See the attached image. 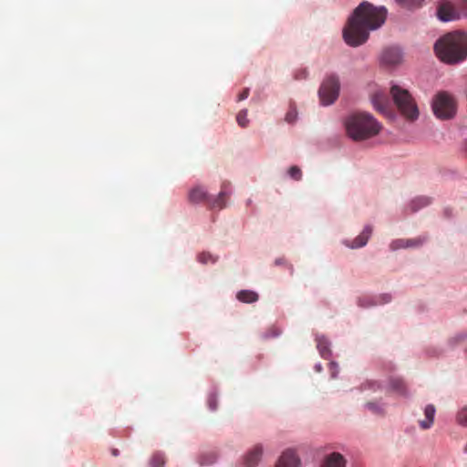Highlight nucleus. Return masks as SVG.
I'll return each mask as SVG.
<instances>
[{"mask_svg":"<svg viewBox=\"0 0 467 467\" xmlns=\"http://www.w3.org/2000/svg\"><path fill=\"white\" fill-rule=\"evenodd\" d=\"M403 52L399 47H390L383 50L381 62L388 66H396L401 63Z\"/></svg>","mask_w":467,"mask_h":467,"instance_id":"nucleus-8","label":"nucleus"},{"mask_svg":"<svg viewBox=\"0 0 467 467\" xmlns=\"http://www.w3.org/2000/svg\"><path fill=\"white\" fill-rule=\"evenodd\" d=\"M293 462H294V467H300V465H301L300 460L298 458H296L295 455H294Z\"/></svg>","mask_w":467,"mask_h":467,"instance_id":"nucleus-36","label":"nucleus"},{"mask_svg":"<svg viewBox=\"0 0 467 467\" xmlns=\"http://www.w3.org/2000/svg\"><path fill=\"white\" fill-rule=\"evenodd\" d=\"M249 96V88H244L238 96V100H244Z\"/></svg>","mask_w":467,"mask_h":467,"instance_id":"nucleus-31","label":"nucleus"},{"mask_svg":"<svg viewBox=\"0 0 467 467\" xmlns=\"http://www.w3.org/2000/svg\"><path fill=\"white\" fill-rule=\"evenodd\" d=\"M189 200L192 202H200L202 201L208 202V196L206 191L202 187L193 188L189 193Z\"/></svg>","mask_w":467,"mask_h":467,"instance_id":"nucleus-16","label":"nucleus"},{"mask_svg":"<svg viewBox=\"0 0 467 467\" xmlns=\"http://www.w3.org/2000/svg\"><path fill=\"white\" fill-rule=\"evenodd\" d=\"M226 200L227 194L225 191L222 190L216 198H208L207 202L212 209H223L226 205Z\"/></svg>","mask_w":467,"mask_h":467,"instance_id":"nucleus-15","label":"nucleus"},{"mask_svg":"<svg viewBox=\"0 0 467 467\" xmlns=\"http://www.w3.org/2000/svg\"><path fill=\"white\" fill-rule=\"evenodd\" d=\"M463 451L467 453V443L464 445Z\"/></svg>","mask_w":467,"mask_h":467,"instance_id":"nucleus-42","label":"nucleus"},{"mask_svg":"<svg viewBox=\"0 0 467 467\" xmlns=\"http://www.w3.org/2000/svg\"><path fill=\"white\" fill-rule=\"evenodd\" d=\"M348 136L356 141L374 137L382 129L380 123L369 113L358 112L349 115L345 120Z\"/></svg>","mask_w":467,"mask_h":467,"instance_id":"nucleus-3","label":"nucleus"},{"mask_svg":"<svg viewBox=\"0 0 467 467\" xmlns=\"http://www.w3.org/2000/svg\"><path fill=\"white\" fill-rule=\"evenodd\" d=\"M465 147H466V150H467V141H466V146Z\"/></svg>","mask_w":467,"mask_h":467,"instance_id":"nucleus-44","label":"nucleus"},{"mask_svg":"<svg viewBox=\"0 0 467 467\" xmlns=\"http://www.w3.org/2000/svg\"><path fill=\"white\" fill-rule=\"evenodd\" d=\"M436 409L433 405L429 404L424 409L425 420H420L419 425L423 430L430 429L434 422Z\"/></svg>","mask_w":467,"mask_h":467,"instance_id":"nucleus-14","label":"nucleus"},{"mask_svg":"<svg viewBox=\"0 0 467 467\" xmlns=\"http://www.w3.org/2000/svg\"><path fill=\"white\" fill-rule=\"evenodd\" d=\"M432 109L438 119H448L456 114V102L447 92H440L433 99Z\"/></svg>","mask_w":467,"mask_h":467,"instance_id":"nucleus-5","label":"nucleus"},{"mask_svg":"<svg viewBox=\"0 0 467 467\" xmlns=\"http://www.w3.org/2000/svg\"><path fill=\"white\" fill-rule=\"evenodd\" d=\"M340 84L335 75L327 76L318 90L320 102L323 106L333 104L338 97Z\"/></svg>","mask_w":467,"mask_h":467,"instance_id":"nucleus-6","label":"nucleus"},{"mask_svg":"<svg viewBox=\"0 0 467 467\" xmlns=\"http://www.w3.org/2000/svg\"><path fill=\"white\" fill-rule=\"evenodd\" d=\"M372 234V228L370 225H366L362 231V233L353 240L350 244H347L352 249L359 248L367 244L369 237Z\"/></svg>","mask_w":467,"mask_h":467,"instance_id":"nucleus-13","label":"nucleus"},{"mask_svg":"<svg viewBox=\"0 0 467 467\" xmlns=\"http://www.w3.org/2000/svg\"><path fill=\"white\" fill-rule=\"evenodd\" d=\"M236 297L243 303H254L259 298L257 293L251 290H241L237 293Z\"/></svg>","mask_w":467,"mask_h":467,"instance_id":"nucleus-17","label":"nucleus"},{"mask_svg":"<svg viewBox=\"0 0 467 467\" xmlns=\"http://www.w3.org/2000/svg\"><path fill=\"white\" fill-rule=\"evenodd\" d=\"M307 76V71L306 68H299L297 69L296 75L295 76L296 78L303 79L306 78Z\"/></svg>","mask_w":467,"mask_h":467,"instance_id":"nucleus-30","label":"nucleus"},{"mask_svg":"<svg viewBox=\"0 0 467 467\" xmlns=\"http://www.w3.org/2000/svg\"><path fill=\"white\" fill-rule=\"evenodd\" d=\"M387 14L384 6L362 2L354 9L343 29H379L385 23Z\"/></svg>","mask_w":467,"mask_h":467,"instance_id":"nucleus-2","label":"nucleus"},{"mask_svg":"<svg viewBox=\"0 0 467 467\" xmlns=\"http://www.w3.org/2000/svg\"><path fill=\"white\" fill-rule=\"evenodd\" d=\"M151 467H162L165 463L164 456L161 453H155L150 459Z\"/></svg>","mask_w":467,"mask_h":467,"instance_id":"nucleus-25","label":"nucleus"},{"mask_svg":"<svg viewBox=\"0 0 467 467\" xmlns=\"http://www.w3.org/2000/svg\"><path fill=\"white\" fill-rule=\"evenodd\" d=\"M456 422L463 427H467V406L460 409L456 414Z\"/></svg>","mask_w":467,"mask_h":467,"instance_id":"nucleus-23","label":"nucleus"},{"mask_svg":"<svg viewBox=\"0 0 467 467\" xmlns=\"http://www.w3.org/2000/svg\"><path fill=\"white\" fill-rule=\"evenodd\" d=\"M346 464L345 457L339 452L334 451L323 457L320 467H346Z\"/></svg>","mask_w":467,"mask_h":467,"instance_id":"nucleus-11","label":"nucleus"},{"mask_svg":"<svg viewBox=\"0 0 467 467\" xmlns=\"http://www.w3.org/2000/svg\"><path fill=\"white\" fill-rule=\"evenodd\" d=\"M198 260L200 263L202 264H208V263H214L216 261V258L213 257L211 254L209 253H202L199 254L198 256Z\"/></svg>","mask_w":467,"mask_h":467,"instance_id":"nucleus-27","label":"nucleus"},{"mask_svg":"<svg viewBox=\"0 0 467 467\" xmlns=\"http://www.w3.org/2000/svg\"><path fill=\"white\" fill-rule=\"evenodd\" d=\"M112 455L113 456H118L119 455V451L117 449H113L112 450Z\"/></svg>","mask_w":467,"mask_h":467,"instance_id":"nucleus-40","label":"nucleus"},{"mask_svg":"<svg viewBox=\"0 0 467 467\" xmlns=\"http://www.w3.org/2000/svg\"><path fill=\"white\" fill-rule=\"evenodd\" d=\"M439 59L446 64H457L467 57V32L450 31L434 45Z\"/></svg>","mask_w":467,"mask_h":467,"instance_id":"nucleus-1","label":"nucleus"},{"mask_svg":"<svg viewBox=\"0 0 467 467\" xmlns=\"http://www.w3.org/2000/svg\"><path fill=\"white\" fill-rule=\"evenodd\" d=\"M374 109L383 115L389 114V102L386 95L381 90L375 91L370 98Z\"/></svg>","mask_w":467,"mask_h":467,"instance_id":"nucleus-10","label":"nucleus"},{"mask_svg":"<svg viewBox=\"0 0 467 467\" xmlns=\"http://www.w3.org/2000/svg\"><path fill=\"white\" fill-rule=\"evenodd\" d=\"M287 173H288V174H290V175H292V167L288 168V170H287Z\"/></svg>","mask_w":467,"mask_h":467,"instance_id":"nucleus-41","label":"nucleus"},{"mask_svg":"<svg viewBox=\"0 0 467 467\" xmlns=\"http://www.w3.org/2000/svg\"><path fill=\"white\" fill-rule=\"evenodd\" d=\"M401 6L406 8H417L422 5L423 0H396Z\"/></svg>","mask_w":467,"mask_h":467,"instance_id":"nucleus-24","label":"nucleus"},{"mask_svg":"<svg viewBox=\"0 0 467 467\" xmlns=\"http://www.w3.org/2000/svg\"><path fill=\"white\" fill-rule=\"evenodd\" d=\"M369 31H343V39L350 47H358L365 43L369 36Z\"/></svg>","mask_w":467,"mask_h":467,"instance_id":"nucleus-9","label":"nucleus"},{"mask_svg":"<svg viewBox=\"0 0 467 467\" xmlns=\"http://www.w3.org/2000/svg\"><path fill=\"white\" fill-rule=\"evenodd\" d=\"M329 369H330L332 378H337L338 371H339L337 363L331 361L329 364Z\"/></svg>","mask_w":467,"mask_h":467,"instance_id":"nucleus-29","label":"nucleus"},{"mask_svg":"<svg viewBox=\"0 0 467 467\" xmlns=\"http://www.w3.org/2000/svg\"><path fill=\"white\" fill-rule=\"evenodd\" d=\"M200 462H201V464H206L207 463V462H205L203 461H201Z\"/></svg>","mask_w":467,"mask_h":467,"instance_id":"nucleus-43","label":"nucleus"},{"mask_svg":"<svg viewBox=\"0 0 467 467\" xmlns=\"http://www.w3.org/2000/svg\"><path fill=\"white\" fill-rule=\"evenodd\" d=\"M263 454V446L261 444L255 445L244 458V463L248 467H254L260 461Z\"/></svg>","mask_w":467,"mask_h":467,"instance_id":"nucleus-12","label":"nucleus"},{"mask_svg":"<svg viewBox=\"0 0 467 467\" xmlns=\"http://www.w3.org/2000/svg\"><path fill=\"white\" fill-rule=\"evenodd\" d=\"M290 116H291V113H290V112H287V113H286V115H285V120H286L287 122H290V121H291V120H290Z\"/></svg>","mask_w":467,"mask_h":467,"instance_id":"nucleus-39","label":"nucleus"},{"mask_svg":"<svg viewBox=\"0 0 467 467\" xmlns=\"http://www.w3.org/2000/svg\"><path fill=\"white\" fill-rule=\"evenodd\" d=\"M365 386H366V388L372 389H376V388L379 387L376 382H373V381H368L365 384Z\"/></svg>","mask_w":467,"mask_h":467,"instance_id":"nucleus-34","label":"nucleus"},{"mask_svg":"<svg viewBox=\"0 0 467 467\" xmlns=\"http://www.w3.org/2000/svg\"><path fill=\"white\" fill-rule=\"evenodd\" d=\"M271 331H272V335H266L265 337H275V336H278L279 335V331L277 328L275 327H273L271 328Z\"/></svg>","mask_w":467,"mask_h":467,"instance_id":"nucleus-35","label":"nucleus"},{"mask_svg":"<svg viewBox=\"0 0 467 467\" xmlns=\"http://www.w3.org/2000/svg\"><path fill=\"white\" fill-rule=\"evenodd\" d=\"M462 15L458 7L451 2L441 3L437 9V16L443 22L458 20Z\"/></svg>","mask_w":467,"mask_h":467,"instance_id":"nucleus-7","label":"nucleus"},{"mask_svg":"<svg viewBox=\"0 0 467 467\" xmlns=\"http://www.w3.org/2000/svg\"><path fill=\"white\" fill-rule=\"evenodd\" d=\"M462 7L466 11L467 14V0H461Z\"/></svg>","mask_w":467,"mask_h":467,"instance_id":"nucleus-37","label":"nucleus"},{"mask_svg":"<svg viewBox=\"0 0 467 467\" xmlns=\"http://www.w3.org/2000/svg\"><path fill=\"white\" fill-rule=\"evenodd\" d=\"M209 407L211 410H214L216 409V400L214 397H211L209 399Z\"/></svg>","mask_w":467,"mask_h":467,"instance_id":"nucleus-33","label":"nucleus"},{"mask_svg":"<svg viewBox=\"0 0 467 467\" xmlns=\"http://www.w3.org/2000/svg\"><path fill=\"white\" fill-rule=\"evenodd\" d=\"M392 99L403 117L410 120H415L419 117L418 107L410 93L399 85L390 88Z\"/></svg>","mask_w":467,"mask_h":467,"instance_id":"nucleus-4","label":"nucleus"},{"mask_svg":"<svg viewBox=\"0 0 467 467\" xmlns=\"http://www.w3.org/2000/svg\"><path fill=\"white\" fill-rule=\"evenodd\" d=\"M317 348L319 350L320 355L324 358H328L331 356V351L329 349V342L325 337H317Z\"/></svg>","mask_w":467,"mask_h":467,"instance_id":"nucleus-19","label":"nucleus"},{"mask_svg":"<svg viewBox=\"0 0 467 467\" xmlns=\"http://www.w3.org/2000/svg\"><path fill=\"white\" fill-rule=\"evenodd\" d=\"M315 368L317 372H320L322 370L321 364H319V363L316 364Z\"/></svg>","mask_w":467,"mask_h":467,"instance_id":"nucleus-38","label":"nucleus"},{"mask_svg":"<svg viewBox=\"0 0 467 467\" xmlns=\"http://www.w3.org/2000/svg\"><path fill=\"white\" fill-rule=\"evenodd\" d=\"M389 390L400 396H405L407 394L406 386L400 379H390Z\"/></svg>","mask_w":467,"mask_h":467,"instance_id":"nucleus-18","label":"nucleus"},{"mask_svg":"<svg viewBox=\"0 0 467 467\" xmlns=\"http://www.w3.org/2000/svg\"><path fill=\"white\" fill-rule=\"evenodd\" d=\"M419 242L416 241V240H408V241H404V240H395L393 241L391 244H390V247L392 250H397V249H400V248H403V247H410V246H414L418 244Z\"/></svg>","mask_w":467,"mask_h":467,"instance_id":"nucleus-22","label":"nucleus"},{"mask_svg":"<svg viewBox=\"0 0 467 467\" xmlns=\"http://www.w3.org/2000/svg\"><path fill=\"white\" fill-rule=\"evenodd\" d=\"M236 120H237V123L244 128L247 126L249 120L247 119V110L246 109H244V110H241L237 116H236Z\"/></svg>","mask_w":467,"mask_h":467,"instance_id":"nucleus-26","label":"nucleus"},{"mask_svg":"<svg viewBox=\"0 0 467 467\" xmlns=\"http://www.w3.org/2000/svg\"><path fill=\"white\" fill-rule=\"evenodd\" d=\"M301 176V171L297 167L294 166V181L300 180Z\"/></svg>","mask_w":467,"mask_h":467,"instance_id":"nucleus-32","label":"nucleus"},{"mask_svg":"<svg viewBox=\"0 0 467 467\" xmlns=\"http://www.w3.org/2000/svg\"><path fill=\"white\" fill-rule=\"evenodd\" d=\"M366 408L369 410H371L375 414H381L383 411V409L380 405L373 402H368L366 404Z\"/></svg>","mask_w":467,"mask_h":467,"instance_id":"nucleus-28","label":"nucleus"},{"mask_svg":"<svg viewBox=\"0 0 467 467\" xmlns=\"http://www.w3.org/2000/svg\"><path fill=\"white\" fill-rule=\"evenodd\" d=\"M275 467H292V452L290 450H286L282 453Z\"/></svg>","mask_w":467,"mask_h":467,"instance_id":"nucleus-20","label":"nucleus"},{"mask_svg":"<svg viewBox=\"0 0 467 467\" xmlns=\"http://www.w3.org/2000/svg\"><path fill=\"white\" fill-rule=\"evenodd\" d=\"M430 203V199L427 197H417L410 202V209L412 212H416L419 209L427 206Z\"/></svg>","mask_w":467,"mask_h":467,"instance_id":"nucleus-21","label":"nucleus"}]
</instances>
